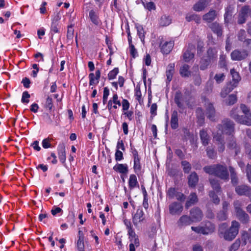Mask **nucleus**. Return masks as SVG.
<instances>
[{"label": "nucleus", "mask_w": 251, "mask_h": 251, "mask_svg": "<svg viewBox=\"0 0 251 251\" xmlns=\"http://www.w3.org/2000/svg\"><path fill=\"white\" fill-rule=\"evenodd\" d=\"M240 224L236 220L231 222L230 226L226 229L227 225L226 223H222L219 225L218 232L219 234L222 235L224 239L228 241H231L234 239L238 235L240 228Z\"/></svg>", "instance_id": "obj_1"}, {"label": "nucleus", "mask_w": 251, "mask_h": 251, "mask_svg": "<svg viewBox=\"0 0 251 251\" xmlns=\"http://www.w3.org/2000/svg\"><path fill=\"white\" fill-rule=\"evenodd\" d=\"M217 128L222 133L233 135L235 131V124L229 119H225L222 123L217 126Z\"/></svg>", "instance_id": "obj_2"}, {"label": "nucleus", "mask_w": 251, "mask_h": 251, "mask_svg": "<svg viewBox=\"0 0 251 251\" xmlns=\"http://www.w3.org/2000/svg\"><path fill=\"white\" fill-rule=\"evenodd\" d=\"M215 176L225 181L229 179V174L226 166L216 164Z\"/></svg>", "instance_id": "obj_3"}, {"label": "nucleus", "mask_w": 251, "mask_h": 251, "mask_svg": "<svg viewBox=\"0 0 251 251\" xmlns=\"http://www.w3.org/2000/svg\"><path fill=\"white\" fill-rule=\"evenodd\" d=\"M248 52L247 50H235L231 53V58L233 60L241 61L246 59L248 56Z\"/></svg>", "instance_id": "obj_4"}, {"label": "nucleus", "mask_w": 251, "mask_h": 251, "mask_svg": "<svg viewBox=\"0 0 251 251\" xmlns=\"http://www.w3.org/2000/svg\"><path fill=\"white\" fill-rule=\"evenodd\" d=\"M250 9L249 6L245 5L243 6L238 15L237 22L239 24H243L245 23L247 20V18L249 15Z\"/></svg>", "instance_id": "obj_5"}, {"label": "nucleus", "mask_w": 251, "mask_h": 251, "mask_svg": "<svg viewBox=\"0 0 251 251\" xmlns=\"http://www.w3.org/2000/svg\"><path fill=\"white\" fill-rule=\"evenodd\" d=\"M235 191L239 196H251V188L244 184L238 185L235 187Z\"/></svg>", "instance_id": "obj_6"}, {"label": "nucleus", "mask_w": 251, "mask_h": 251, "mask_svg": "<svg viewBox=\"0 0 251 251\" xmlns=\"http://www.w3.org/2000/svg\"><path fill=\"white\" fill-rule=\"evenodd\" d=\"M227 147L230 150H233L236 155L240 152V147L237 143L236 140L233 135L227 139Z\"/></svg>", "instance_id": "obj_7"}, {"label": "nucleus", "mask_w": 251, "mask_h": 251, "mask_svg": "<svg viewBox=\"0 0 251 251\" xmlns=\"http://www.w3.org/2000/svg\"><path fill=\"white\" fill-rule=\"evenodd\" d=\"M230 116L236 122L241 124L249 125L251 123V121H244L243 120V116H240L238 115L237 112V108H234L230 111Z\"/></svg>", "instance_id": "obj_8"}, {"label": "nucleus", "mask_w": 251, "mask_h": 251, "mask_svg": "<svg viewBox=\"0 0 251 251\" xmlns=\"http://www.w3.org/2000/svg\"><path fill=\"white\" fill-rule=\"evenodd\" d=\"M145 219L144 212L142 209H138L136 212L133 216L132 222L135 226H137L141 224Z\"/></svg>", "instance_id": "obj_9"}, {"label": "nucleus", "mask_w": 251, "mask_h": 251, "mask_svg": "<svg viewBox=\"0 0 251 251\" xmlns=\"http://www.w3.org/2000/svg\"><path fill=\"white\" fill-rule=\"evenodd\" d=\"M169 212L172 215H180L183 210L181 204L174 202L169 206Z\"/></svg>", "instance_id": "obj_10"}, {"label": "nucleus", "mask_w": 251, "mask_h": 251, "mask_svg": "<svg viewBox=\"0 0 251 251\" xmlns=\"http://www.w3.org/2000/svg\"><path fill=\"white\" fill-rule=\"evenodd\" d=\"M190 215L193 222L200 221L203 217L202 212L198 207L194 208L191 210Z\"/></svg>", "instance_id": "obj_11"}, {"label": "nucleus", "mask_w": 251, "mask_h": 251, "mask_svg": "<svg viewBox=\"0 0 251 251\" xmlns=\"http://www.w3.org/2000/svg\"><path fill=\"white\" fill-rule=\"evenodd\" d=\"M202 227L203 234L204 235L211 234L214 232L215 230V225L209 221L205 222L204 226Z\"/></svg>", "instance_id": "obj_12"}, {"label": "nucleus", "mask_w": 251, "mask_h": 251, "mask_svg": "<svg viewBox=\"0 0 251 251\" xmlns=\"http://www.w3.org/2000/svg\"><path fill=\"white\" fill-rule=\"evenodd\" d=\"M230 74L232 75V81L229 82L228 83L231 84L233 87L235 88L237 87L238 83L240 81L241 77L240 76L239 73L234 69L230 70Z\"/></svg>", "instance_id": "obj_13"}, {"label": "nucleus", "mask_w": 251, "mask_h": 251, "mask_svg": "<svg viewBox=\"0 0 251 251\" xmlns=\"http://www.w3.org/2000/svg\"><path fill=\"white\" fill-rule=\"evenodd\" d=\"M208 2V0H200L193 5V8L194 11H201L207 6Z\"/></svg>", "instance_id": "obj_14"}, {"label": "nucleus", "mask_w": 251, "mask_h": 251, "mask_svg": "<svg viewBox=\"0 0 251 251\" xmlns=\"http://www.w3.org/2000/svg\"><path fill=\"white\" fill-rule=\"evenodd\" d=\"M241 239L243 241L242 245L243 246H245L248 242L251 243V228L249 229L248 231H242Z\"/></svg>", "instance_id": "obj_15"}, {"label": "nucleus", "mask_w": 251, "mask_h": 251, "mask_svg": "<svg viewBox=\"0 0 251 251\" xmlns=\"http://www.w3.org/2000/svg\"><path fill=\"white\" fill-rule=\"evenodd\" d=\"M195 47L192 46L189 50H187L183 54V59L185 62H189L194 56Z\"/></svg>", "instance_id": "obj_16"}, {"label": "nucleus", "mask_w": 251, "mask_h": 251, "mask_svg": "<svg viewBox=\"0 0 251 251\" xmlns=\"http://www.w3.org/2000/svg\"><path fill=\"white\" fill-rule=\"evenodd\" d=\"M199 181V177L195 172L192 173L188 176V184L189 186L194 187Z\"/></svg>", "instance_id": "obj_17"}, {"label": "nucleus", "mask_w": 251, "mask_h": 251, "mask_svg": "<svg viewBox=\"0 0 251 251\" xmlns=\"http://www.w3.org/2000/svg\"><path fill=\"white\" fill-rule=\"evenodd\" d=\"M200 136L202 145L204 146L207 145L210 141V137L207 133V131L205 129H202L200 131Z\"/></svg>", "instance_id": "obj_18"}, {"label": "nucleus", "mask_w": 251, "mask_h": 251, "mask_svg": "<svg viewBox=\"0 0 251 251\" xmlns=\"http://www.w3.org/2000/svg\"><path fill=\"white\" fill-rule=\"evenodd\" d=\"M238 219L243 224H247L249 223L250 218L248 214H247L243 210L236 213Z\"/></svg>", "instance_id": "obj_19"}, {"label": "nucleus", "mask_w": 251, "mask_h": 251, "mask_svg": "<svg viewBox=\"0 0 251 251\" xmlns=\"http://www.w3.org/2000/svg\"><path fill=\"white\" fill-rule=\"evenodd\" d=\"M206 113L208 118L211 121L214 120L215 110L213 105L211 103H208L207 105Z\"/></svg>", "instance_id": "obj_20"}, {"label": "nucleus", "mask_w": 251, "mask_h": 251, "mask_svg": "<svg viewBox=\"0 0 251 251\" xmlns=\"http://www.w3.org/2000/svg\"><path fill=\"white\" fill-rule=\"evenodd\" d=\"M191 217L187 215L182 216L177 222L178 226H184L191 224L192 219H191Z\"/></svg>", "instance_id": "obj_21"}, {"label": "nucleus", "mask_w": 251, "mask_h": 251, "mask_svg": "<svg viewBox=\"0 0 251 251\" xmlns=\"http://www.w3.org/2000/svg\"><path fill=\"white\" fill-rule=\"evenodd\" d=\"M216 16V11L211 10L203 16V20L208 23H210L215 20Z\"/></svg>", "instance_id": "obj_22"}, {"label": "nucleus", "mask_w": 251, "mask_h": 251, "mask_svg": "<svg viewBox=\"0 0 251 251\" xmlns=\"http://www.w3.org/2000/svg\"><path fill=\"white\" fill-rule=\"evenodd\" d=\"M174 67V64H170L168 66V69L166 71L167 83H169L172 79L175 72Z\"/></svg>", "instance_id": "obj_23"}, {"label": "nucleus", "mask_w": 251, "mask_h": 251, "mask_svg": "<svg viewBox=\"0 0 251 251\" xmlns=\"http://www.w3.org/2000/svg\"><path fill=\"white\" fill-rule=\"evenodd\" d=\"M174 45V42L172 41L166 42L161 47L162 52L164 54H168L172 50Z\"/></svg>", "instance_id": "obj_24"}, {"label": "nucleus", "mask_w": 251, "mask_h": 251, "mask_svg": "<svg viewBox=\"0 0 251 251\" xmlns=\"http://www.w3.org/2000/svg\"><path fill=\"white\" fill-rule=\"evenodd\" d=\"M209 180L210 184L214 190H215L217 193L221 192V187L219 183V181L218 179L210 178Z\"/></svg>", "instance_id": "obj_25"}, {"label": "nucleus", "mask_w": 251, "mask_h": 251, "mask_svg": "<svg viewBox=\"0 0 251 251\" xmlns=\"http://www.w3.org/2000/svg\"><path fill=\"white\" fill-rule=\"evenodd\" d=\"M171 127L175 129L177 128L178 125V118H177V112L176 111H173L171 116Z\"/></svg>", "instance_id": "obj_26"}, {"label": "nucleus", "mask_w": 251, "mask_h": 251, "mask_svg": "<svg viewBox=\"0 0 251 251\" xmlns=\"http://www.w3.org/2000/svg\"><path fill=\"white\" fill-rule=\"evenodd\" d=\"M240 108L242 110L243 113L246 115L247 120H244V121H251V123L250 125H248V126H251V112H250V109L245 105L244 104H241L240 105Z\"/></svg>", "instance_id": "obj_27"}, {"label": "nucleus", "mask_w": 251, "mask_h": 251, "mask_svg": "<svg viewBox=\"0 0 251 251\" xmlns=\"http://www.w3.org/2000/svg\"><path fill=\"white\" fill-rule=\"evenodd\" d=\"M198 198L196 193H192L190 195V198L187 201L185 204V207L186 208H188L192 204H195L198 201Z\"/></svg>", "instance_id": "obj_28"}, {"label": "nucleus", "mask_w": 251, "mask_h": 251, "mask_svg": "<svg viewBox=\"0 0 251 251\" xmlns=\"http://www.w3.org/2000/svg\"><path fill=\"white\" fill-rule=\"evenodd\" d=\"M113 169L122 174H126L128 172L127 166L126 164H118L113 167Z\"/></svg>", "instance_id": "obj_29"}, {"label": "nucleus", "mask_w": 251, "mask_h": 251, "mask_svg": "<svg viewBox=\"0 0 251 251\" xmlns=\"http://www.w3.org/2000/svg\"><path fill=\"white\" fill-rule=\"evenodd\" d=\"M207 58L213 62L217 58V51L214 49L210 48L207 51Z\"/></svg>", "instance_id": "obj_30"}, {"label": "nucleus", "mask_w": 251, "mask_h": 251, "mask_svg": "<svg viewBox=\"0 0 251 251\" xmlns=\"http://www.w3.org/2000/svg\"><path fill=\"white\" fill-rule=\"evenodd\" d=\"M189 66L187 64H184L180 67L179 72L182 76L188 77L190 76L191 72L189 71Z\"/></svg>", "instance_id": "obj_31"}, {"label": "nucleus", "mask_w": 251, "mask_h": 251, "mask_svg": "<svg viewBox=\"0 0 251 251\" xmlns=\"http://www.w3.org/2000/svg\"><path fill=\"white\" fill-rule=\"evenodd\" d=\"M174 100L175 103L177 104V106L179 108L183 109V103L181 102L182 95L180 92L178 91L176 92Z\"/></svg>", "instance_id": "obj_32"}, {"label": "nucleus", "mask_w": 251, "mask_h": 251, "mask_svg": "<svg viewBox=\"0 0 251 251\" xmlns=\"http://www.w3.org/2000/svg\"><path fill=\"white\" fill-rule=\"evenodd\" d=\"M233 87L231 84H227L226 87H224L220 93V96L222 98H226L227 95L233 89Z\"/></svg>", "instance_id": "obj_33"}, {"label": "nucleus", "mask_w": 251, "mask_h": 251, "mask_svg": "<svg viewBox=\"0 0 251 251\" xmlns=\"http://www.w3.org/2000/svg\"><path fill=\"white\" fill-rule=\"evenodd\" d=\"M210 27L214 32L217 34L218 36L222 35V28L219 24L217 23H213L210 25Z\"/></svg>", "instance_id": "obj_34"}, {"label": "nucleus", "mask_w": 251, "mask_h": 251, "mask_svg": "<svg viewBox=\"0 0 251 251\" xmlns=\"http://www.w3.org/2000/svg\"><path fill=\"white\" fill-rule=\"evenodd\" d=\"M228 218L227 212L226 211L221 210L216 214V219L219 221H226Z\"/></svg>", "instance_id": "obj_35"}, {"label": "nucleus", "mask_w": 251, "mask_h": 251, "mask_svg": "<svg viewBox=\"0 0 251 251\" xmlns=\"http://www.w3.org/2000/svg\"><path fill=\"white\" fill-rule=\"evenodd\" d=\"M196 113L198 119V122L200 126H202L204 122V116L202 109L198 108L196 110Z\"/></svg>", "instance_id": "obj_36"}, {"label": "nucleus", "mask_w": 251, "mask_h": 251, "mask_svg": "<svg viewBox=\"0 0 251 251\" xmlns=\"http://www.w3.org/2000/svg\"><path fill=\"white\" fill-rule=\"evenodd\" d=\"M134 155V169L135 171L136 172L137 171H140L141 170V166L140 164V159L138 157L137 152L135 151L133 153Z\"/></svg>", "instance_id": "obj_37"}, {"label": "nucleus", "mask_w": 251, "mask_h": 251, "mask_svg": "<svg viewBox=\"0 0 251 251\" xmlns=\"http://www.w3.org/2000/svg\"><path fill=\"white\" fill-rule=\"evenodd\" d=\"M229 169L230 173L231 182L233 185H236L238 183V179L236 176L235 170L234 168L231 166L229 167Z\"/></svg>", "instance_id": "obj_38"}, {"label": "nucleus", "mask_w": 251, "mask_h": 251, "mask_svg": "<svg viewBox=\"0 0 251 251\" xmlns=\"http://www.w3.org/2000/svg\"><path fill=\"white\" fill-rule=\"evenodd\" d=\"M186 20L188 22H191V21H194L196 23L199 24L201 21V18L199 16H198L197 14H188L186 16Z\"/></svg>", "instance_id": "obj_39"}, {"label": "nucleus", "mask_w": 251, "mask_h": 251, "mask_svg": "<svg viewBox=\"0 0 251 251\" xmlns=\"http://www.w3.org/2000/svg\"><path fill=\"white\" fill-rule=\"evenodd\" d=\"M209 197L211 200V201L215 204L218 205L220 202V199L216 194L215 192L213 191H210L209 192Z\"/></svg>", "instance_id": "obj_40"}, {"label": "nucleus", "mask_w": 251, "mask_h": 251, "mask_svg": "<svg viewBox=\"0 0 251 251\" xmlns=\"http://www.w3.org/2000/svg\"><path fill=\"white\" fill-rule=\"evenodd\" d=\"M225 103L228 105L234 104L237 101V96L235 94H231L228 96L225 100Z\"/></svg>", "instance_id": "obj_41"}, {"label": "nucleus", "mask_w": 251, "mask_h": 251, "mask_svg": "<svg viewBox=\"0 0 251 251\" xmlns=\"http://www.w3.org/2000/svg\"><path fill=\"white\" fill-rule=\"evenodd\" d=\"M233 8L231 5L228 6L226 9V13L225 14V20L227 22L231 18L232 11Z\"/></svg>", "instance_id": "obj_42"}, {"label": "nucleus", "mask_w": 251, "mask_h": 251, "mask_svg": "<svg viewBox=\"0 0 251 251\" xmlns=\"http://www.w3.org/2000/svg\"><path fill=\"white\" fill-rule=\"evenodd\" d=\"M138 184L137 177L135 175L130 176L129 179V187L130 189L134 188Z\"/></svg>", "instance_id": "obj_43"}, {"label": "nucleus", "mask_w": 251, "mask_h": 251, "mask_svg": "<svg viewBox=\"0 0 251 251\" xmlns=\"http://www.w3.org/2000/svg\"><path fill=\"white\" fill-rule=\"evenodd\" d=\"M241 244L242 243L240 239L238 238L236 239L229 247V251H236L238 250Z\"/></svg>", "instance_id": "obj_44"}, {"label": "nucleus", "mask_w": 251, "mask_h": 251, "mask_svg": "<svg viewBox=\"0 0 251 251\" xmlns=\"http://www.w3.org/2000/svg\"><path fill=\"white\" fill-rule=\"evenodd\" d=\"M212 62L207 58H202L200 62V69L202 70L206 69L208 66Z\"/></svg>", "instance_id": "obj_45"}, {"label": "nucleus", "mask_w": 251, "mask_h": 251, "mask_svg": "<svg viewBox=\"0 0 251 251\" xmlns=\"http://www.w3.org/2000/svg\"><path fill=\"white\" fill-rule=\"evenodd\" d=\"M203 170L207 174L209 175H213L215 176L216 165L206 166L203 168Z\"/></svg>", "instance_id": "obj_46"}, {"label": "nucleus", "mask_w": 251, "mask_h": 251, "mask_svg": "<svg viewBox=\"0 0 251 251\" xmlns=\"http://www.w3.org/2000/svg\"><path fill=\"white\" fill-rule=\"evenodd\" d=\"M181 165L183 167V170L185 173L188 174L191 169V165L190 163L186 161H182L181 162Z\"/></svg>", "instance_id": "obj_47"}, {"label": "nucleus", "mask_w": 251, "mask_h": 251, "mask_svg": "<svg viewBox=\"0 0 251 251\" xmlns=\"http://www.w3.org/2000/svg\"><path fill=\"white\" fill-rule=\"evenodd\" d=\"M233 206H234L236 213L243 210V209L242 208V203L239 200L234 201L233 203Z\"/></svg>", "instance_id": "obj_48"}, {"label": "nucleus", "mask_w": 251, "mask_h": 251, "mask_svg": "<svg viewBox=\"0 0 251 251\" xmlns=\"http://www.w3.org/2000/svg\"><path fill=\"white\" fill-rule=\"evenodd\" d=\"M89 17L91 21L96 25H98L99 23L98 16L93 10H91L89 12Z\"/></svg>", "instance_id": "obj_49"}, {"label": "nucleus", "mask_w": 251, "mask_h": 251, "mask_svg": "<svg viewBox=\"0 0 251 251\" xmlns=\"http://www.w3.org/2000/svg\"><path fill=\"white\" fill-rule=\"evenodd\" d=\"M171 19L166 16H163L161 17L160 24L162 26L168 25L171 23Z\"/></svg>", "instance_id": "obj_50"}, {"label": "nucleus", "mask_w": 251, "mask_h": 251, "mask_svg": "<svg viewBox=\"0 0 251 251\" xmlns=\"http://www.w3.org/2000/svg\"><path fill=\"white\" fill-rule=\"evenodd\" d=\"M89 78L90 79V85H95L98 83L99 80L95 77V75L94 73L90 74L89 75Z\"/></svg>", "instance_id": "obj_51"}, {"label": "nucleus", "mask_w": 251, "mask_h": 251, "mask_svg": "<svg viewBox=\"0 0 251 251\" xmlns=\"http://www.w3.org/2000/svg\"><path fill=\"white\" fill-rule=\"evenodd\" d=\"M246 31L244 29H240L237 34L238 39L242 42L246 40Z\"/></svg>", "instance_id": "obj_52"}, {"label": "nucleus", "mask_w": 251, "mask_h": 251, "mask_svg": "<svg viewBox=\"0 0 251 251\" xmlns=\"http://www.w3.org/2000/svg\"><path fill=\"white\" fill-rule=\"evenodd\" d=\"M119 72L118 68H114L113 70L110 71L108 75V78L109 80L113 79L116 77V76Z\"/></svg>", "instance_id": "obj_53"}, {"label": "nucleus", "mask_w": 251, "mask_h": 251, "mask_svg": "<svg viewBox=\"0 0 251 251\" xmlns=\"http://www.w3.org/2000/svg\"><path fill=\"white\" fill-rule=\"evenodd\" d=\"M206 152L208 156L210 158H214L216 156V152L214 151V149L210 147H208L206 149Z\"/></svg>", "instance_id": "obj_54"}, {"label": "nucleus", "mask_w": 251, "mask_h": 251, "mask_svg": "<svg viewBox=\"0 0 251 251\" xmlns=\"http://www.w3.org/2000/svg\"><path fill=\"white\" fill-rule=\"evenodd\" d=\"M225 75L223 73L217 74L214 76V79L218 83H220L224 81Z\"/></svg>", "instance_id": "obj_55"}, {"label": "nucleus", "mask_w": 251, "mask_h": 251, "mask_svg": "<svg viewBox=\"0 0 251 251\" xmlns=\"http://www.w3.org/2000/svg\"><path fill=\"white\" fill-rule=\"evenodd\" d=\"M74 36V29L72 25L68 26L67 37L68 40H72Z\"/></svg>", "instance_id": "obj_56"}, {"label": "nucleus", "mask_w": 251, "mask_h": 251, "mask_svg": "<svg viewBox=\"0 0 251 251\" xmlns=\"http://www.w3.org/2000/svg\"><path fill=\"white\" fill-rule=\"evenodd\" d=\"M59 158L62 163H64L66 160V153L64 146L62 147V150L59 152Z\"/></svg>", "instance_id": "obj_57"}, {"label": "nucleus", "mask_w": 251, "mask_h": 251, "mask_svg": "<svg viewBox=\"0 0 251 251\" xmlns=\"http://www.w3.org/2000/svg\"><path fill=\"white\" fill-rule=\"evenodd\" d=\"M213 138L218 143H223L225 142L224 138L221 133H217L216 134L213 136Z\"/></svg>", "instance_id": "obj_58"}, {"label": "nucleus", "mask_w": 251, "mask_h": 251, "mask_svg": "<svg viewBox=\"0 0 251 251\" xmlns=\"http://www.w3.org/2000/svg\"><path fill=\"white\" fill-rule=\"evenodd\" d=\"M130 244H132L133 245L136 246V247L139 246V241L137 236H134V237H130L129 238Z\"/></svg>", "instance_id": "obj_59"}, {"label": "nucleus", "mask_w": 251, "mask_h": 251, "mask_svg": "<svg viewBox=\"0 0 251 251\" xmlns=\"http://www.w3.org/2000/svg\"><path fill=\"white\" fill-rule=\"evenodd\" d=\"M137 28V31H138V34L139 35V36L140 38L141 39V41L142 42H144V39H145V36H144V32L143 28L141 26H138Z\"/></svg>", "instance_id": "obj_60"}, {"label": "nucleus", "mask_w": 251, "mask_h": 251, "mask_svg": "<svg viewBox=\"0 0 251 251\" xmlns=\"http://www.w3.org/2000/svg\"><path fill=\"white\" fill-rule=\"evenodd\" d=\"M30 98V95L27 91H25L23 93L22 101L23 103H28L29 102L28 98Z\"/></svg>", "instance_id": "obj_61"}, {"label": "nucleus", "mask_w": 251, "mask_h": 251, "mask_svg": "<svg viewBox=\"0 0 251 251\" xmlns=\"http://www.w3.org/2000/svg\"><path fill=\"white\" fill-rule=\"evenodd\" d=\"M77 247L78 251H84L83 240L78 239L77 242Z\"/></svg>", "instance_id": "obj_62"}, {"label": "nucleus", "mask_w": 251, "mask_h": 251, "mask_svg": "<svg viewBox=\"0 0 251 251\" xmlns=\"http://www.w3.org/2000/svg\"><path fill=\"white\" fill-rule=\"evenodd\" d=\"M53 106L52 98L48 96L46 99L45 106L51 110Z\"/></svg>", "instance_id": "obj_63"}, {"label": "nucleus", "mask_w": 251, "mask_h": 251, "mask_svg": "<svg viewBox=\"0 0 251 251\" xmlns=\"http://www.w3.org/2000/svg\"><path fill=\"white\" fill-rule=\"evenodd\" d=\"M246 173L249 181L251 182V165L249 164L247 165Z\"/></svg>", "instance_id": "obj_64"}]
</instances>
